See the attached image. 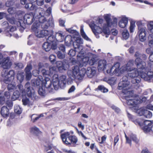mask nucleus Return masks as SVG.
Segmentation results:
<instances>
[{
	"label": "nucleus",
	"mask_w": 153,
	"mask_h": 153,
	"mask_svg": "<svg viewBox=\"0 0 153 153\" xmlns=\"http://www.w3.org/2000/svg\"><path fill=\"white\" fill-rule=\"evenodd\" d=\"M39 23L37 21L34 22L32 26V29L35 31V35L39 38L47 37L48 30H46L50 26L49 21H47L44 16H41L38 20Z\"/></svg>",
	"instance_id": "f257e3e1"
},
{
	"label": "nucleus",
	"mask_w": 153,
	"mask_h": 153,
	"mask_svg": "<svg viewBox=\"0 0 153 153\" xmlns=\"http://www.w3.org/2000/svg\"><path fill=\"white\" fill-rule=\"evenodd\" d=\"M104 19L106 22V24L104 25L102 28L99 26L95 25V24L94 25L90 26L93 32L97 38L99 37V34L102 32L105 34L109 35L110 31L109 27H111L114 22L115 23L117 22V20L116 18H114V19L113 22H111L110 17L108 15L105 16L104 17Z\"/></svg>",
	"instance_id": "f03ea898"
},
{
	"label": "nucleus",
	"mask_w": 153,
	"mask_h": 153,
	"mask_svg": "<svg viewBox=\"0 0 153 153\" xmlns=\"http://www.w3.org/2000/svg\"><path fill=\"white\" fill-rule=\"evenodd\" d=\"M96 72L94 68L88 67L86 71L85 68H83L80 70L79 66L75 65L73 67L72 76L75 79L80 80L83 79L86 74L88 77L91 78L95 74Z\"/></svg>",
	"instance_id": "7ed1b4c3"
},
{
	"label": "nucleus",
	"mask_w": 153,
	"mask_h": 153,
	"mask_svg": "<svg viewBox=\"0 0 153 153\" xmlns=\"http://www.w3.org/2000/svg\"><path fill=\"white\" fill-rule=\"evenodd\" d=\"M128 74V76L132 78L131 82L134 84L139 83L141 81L140 77L146 80H150L153 77V72L148 71L147 73L138 71L136 68H134Z\"/></svg>",
	"instance_id": "20e7f679"
},
{
	"label": "nucleus",
	"mask_w": 153,
	"mask_h": 153,
	"mask_svg": "<svg viewBox=\"0 0 153 153\" xmlns=\"http://www.w3.org/2000/svg\"><path fill=\"white\" fill-rule=\"evenodd\" d=\"M82 40L81 38H78L73 42V45L74 49H78V50H76L77 52H78L77 56V59L80 61H82L83 63L82 65L80 64L79 66L81 67L84 66V64L86 65L88 61V57L85 56V51H82L83 46L81 45V44L82 43Z\"/></svg>",
	"instance_id": "39448f33"
},
{
	"label": "nucleus",
	"mask_w": 153,
	"mask_h": 153,
	"mask_svg": "<svg viewBox=\"0 0 153 153\" xmlns=\"http://www.w3.org/2000/svg\"><path fill=\"white\" fill-rule=\"evenodd\" d=\"M61 137L63 143L68 146L75 147L78 141V138L75 135H70L68 132H65L61 134Z\"/></svg>",
	"instance_id": "423d86ee"
},
{
	"label": "nucleus",
	"mask_w": 153,
	"mask_h": 153,
	"mask_svg": "<svg viewBox=\"0 0 153 153\" xmlns=\"http://www.w3.org/2000/svg\"><path fill=\"white\" fill-rule=\"evenodd\" d=\"M15 74V71L13 70H11L9 71L5 70L2 74V76L3 77L2 81L4 83L8 84L13 80Z\"/></svg>",
	"instance_id": "0eeeda50"
},
{
	"label": "nucleus",
	"mask_w": 153,
	"mask_h": 153,
	"mask_svg": "<svg viewBox=\"0 0 153 153\" xmlns=\"http://www.w3.org/2000/svg\"><path fill=\"white\" fill-rule=\"evenodd\" d=\"M56 40L58 42H62L65 41V42L70 43L71 42L72 39L71 36L68 35L65 38L63 35V33L62 31H59L56 33L55 36Z\"/></svg>",
	"instance_id": "6e6552de"
},
{
	"label": "nucleus",
	"mask_w": 153,
	"mask_h": 153,
	"mask_svg": "<svg viewBox=\"0 0 153 153\" xmlns=\"http://www.w3.org/2000/svg\"><path fill=\"white\" fill-rule=\"evenodd\" d=\"M25 87L27 88L26 93L27 96L30 98L31 100H34L35 99V95L34 91L32 88L30 86L29 82H27L25 85Z\"/></svg>",
	"instance_id": "1a4fd4ad"
},
{
	"label": "nucleus",
	"mask_w": 153,
	"mask_h": 153,
	"mask_svg": "<svg viewBox=\"0 0 153 153\" xmlns=\"http://www.w3.org/2000/svg\"><path fill=\"white\" fill-rule=\"evenodd\" d=\"M135 63L137 68L141 70L140 71H145L146 70V63L140 58H137L135 61Z\"/></svg>",
	"instance_id": "9d476101"
},
{
	"label": "nucleus",
	"mask_w": 153,
	"mask_h": 153,
	"mask_svg": "<svg viewBox=\"0 0 153 153\" xmlns=\"http://www.w3.org/2000/svg\"><path fill=\"white\" fill-rule=\"evenodd\" d=\"M42 83V86L45 88L49 92L53 91V88L52 87V82L49 78L47 77H45Z\"/></svg>",
	"instance_id": "9b49d317"
},
{
	"label": "nucleus",
	"mask_w": 153,
	"mask_h": 153,
	"mask_svg": "<svg viewBox=\"0 0 153 153\" xmlns=\"http://www.w3.org/2000/svg\"><path fill=\"white\" fill-rule=\"evenodd\" d=\"M35 14L33 12L25 14L24 17V20L28 25L31 24L35 20Z\"/></svg>",
	"instance_id": "f8f14e48"
},
{
	"label": "nucleus",
	"mask_w": 153,
	"mask_h": 153,
	"mask_svg": "<svg viewBox=\"0 0 153 153\" xmlns=\"http://www.w3.org/2000/svg\"><path fill=\"white\" fill-rule=\"evenodd\" d=\"M125 98L127 100L126 102L128 105L134 107L137 104L138 100L134 99L132 96H126Z\"/></svg>",
	"instance_id": "ddd939ff"
},
{
	"label": "nucleus",
	"mask_w": 153,
	"mask_h": 153,
	"mask_svg": "<svg viewBox=\"0 0 153 153\" xmlns=\"http://www.w3.org/2000/svg\"><path fill=\"white\" fill-rule=\"evenodd\" d=\"M57 82H56L57 84H58L59 87L62 88H64L65 87L66 82V76L65 75H62L57 78Z\"/></svg>",
	"instance_id": "4468645a"
},
{
	"label": "nucleus",
	"mask_w": 153,
	"mask_h": 153,
	"mask_svg": "<svg viewBox=\"0 0 153 153\" xmlns=\"http://www.w3.org/2000/svg\"><path fill=\"white\" fill-rule=\"evenodd\" d=\"M32 69V66L31 64L28 65L25 69V79L27 81L30 80L32 77V73L31 71Z\"/></svg>",
	"instance_id": "2eb2a0df"
},
{
	"label": "nucleus",
	"mask_w": 153,
	"mask_h": 153,
	"mask_svg": "<svg viewBox=\"0 0 153 153\" xmlns=\"http://www.w3.org/2000/svg\"><path fill=\"white\" fill-rule=\"evenodd\" d=\"M152 125H153V120L152 121L148 120L144 121L143 124L142 125L144 126L143 128V130L144 131L146 132L150 131L151 130Z\"/></svg>",
	"instance_id": "dca6fc26"
},
{
	"label": "nucleus",
	"mask_w": 153,
	"mask_h": 153,
	"mask_svg": "<svg viewBox=\"0 0 153 153\" xmlns=\"http://www.w3.org/2000/svg\"><path fill=\"white\" fill-rule=\"evenodd\" d=\"M133 65L134 61L132 60H130L126 64L122 67V70L123 71L129 72L134 68L132 67Z\"/></svg>",
	"instance_id": "f3484780"
},
{
	"label": "nucleus",
	"mask_w": 153,
	"mask_h": 153,
	"mask_svg": "<svg viewBox=\"0 0 153 153\" xmlns=\"http://www.w3.org/2000/svg\"><path fill=\"white\" fill-rule=\"evenodd\" d=\"M128 84L127 83V82H126L124 81H122L121 82H120L118 84V88L120 90H123L122 91L123 93H124V91L125 90V88L128 86ZM126 93L128 94L129 93V94H130L131 93V94L132 93L130 91H128L127 90L126 91Z\"/></svg>",
	"instance_id": "a211bd4d"
},
{
	"label": "nucleus",
	"mask_w": 153,
	"mask_h": 153,
	"mask_svg": "<svg viewBox=\"0 0 153 153\" xmlns=\"http://www.w3.org/2000/svg\"><path fill=\"white\" fill-rule=\"evenodd\" d=\"M117 64H114V65L111 67L109 69H108L106 70V72L107 74H110V75L112 76L114 74H117L120 70L119 65L117 68L115 67V65Z\"/></svg>",
	"instance_id": "6ab92c4d"
},
{
	"label": "nucleus",
	"mask_w": 153,
	"mask_h": 153,
	"mask_svg": "<svg viewBox=\"0 0 153 153\" xmlns=\"http://www.w3.org/2000/svg\"><path fill=\"white\" fill-rule=\"evenodd\" d=\"M146 29L144 28L139 30H138V34L140 41H144L146 39Z\"/></svg>",
	"instance_id": "aec40b11"
},
{
	"label": "nucleus",
	"mask_w": 153,
	"mask_h": 153,
	"mask_svg": "<svg viewBox=\"0 0 153 153\" xmlns=\"http://www.w3.org/2000/svg\"><path fill=\"white\" fill-rule=\"evenodd\" d=\"M48 35L47 36H48L47 39V42L51 43L54 42L56 40L55 36L53 35V30H51L48 31Z\"/></svg>",
	"instance_id": "412c9836"
},
{
	"label": "nucleus",
	"mask_w": 153,
	"mask_h": 153,
	"mask_svg": "<svg viewBox=\"0 0 153 153\" xmlns=\"http://www.w3.org/2000/svg\"><path fill=\"white\" fill-rule=\"evenodd\" d=\"M0 113L3 117L7 118L9 116V109L7 106H4L1 108Z\"/></svg>",
	"instance_id": "4be33fe9"
},
{
	"label": "nucleus",
	"mask_w": 153,
	"mask_h": 153,
	"mask_svg": "<svg viewBox=\"0 0 153 153\" xmlns=\"http://www.w3.org/2000/svg\"><path fill=\"white\" fill-rule=\"evenodd\" d=\"M1 64L4 69H8L10 68L11 63L9 61V60L4 58L2 61H0V65Z\"/></svg>",
	"instance_id": "5701e85b"
},
{
	"label": "nucleus",
	"mask_w": 153,
	"mask_h": 153,
	"mask_svg": "<svg viewBox=\"0 0 153 153\" xmlns=\"http://www.w3.org/2000/svg\"><path fill=\"white\" fill-rule=\"evenodd\" d=\"M128 21V19L126 17H122L119 22V27L122 28H124L126 26Z\"/></svg>",
	"instance_id": "b1692460"
},
{
	"label": "nucleus",
	"mask_w": 153,
	"mask_h": 153,
	"mask_svg": "<svg viewBox=\"0 0 153 153\" xmlns=\"http://www.w3.org/2000/svg\"><path fill=\"white\" fill-rule=\"evenodd\" d=\"M30 130L31 133L35 134L37 136H38L39 134L42 133V132L39 130V128L35 126L31 127Z\"/></svg>",
	"instance_id": "393cba45"
},
{
	"label": "nucleus",
	"mask_w": 153,
	"mask_h": 153,
	"mask_svg": "<svg viewBox=\"0 0 153 153\" xmlns=\"http://www.w3.org/2000/svg\"><path fill=\"white\" fill-rule=\"evenodd\" d=\"M106 62L105 60H100L99 61L98 69L100 70H104L105 68Z\"/></svg>",
	"instance_id": "a878e982"
},
{
	"label": "nucleus",
	"mask_w": 153,
	"mask_h": 153,
	"mask_svg": "<svg viewBox=\"0 0 153 153\" xmlns=\"http://www.w3.org/2000/svg\"><path fill=\"white\" fill-rule=\"evenodd\" d=\"M56 66L58 68L59 71H61L63 70H65V64L62 61H58L56 62Z\"/></svg>",
	"instance_id": "bb28decb"
},
{
	"label": "nucleus",
	"mask_w": 153,
	"mask_h": 153,
	"mask_svg": "<svg viewBox=\"0 0 153 153\" xmlns=\"http://www.w3.org/2000/svg\"><path fill=\"white\" fill-rule=\"evenodd\" d=\"M33 2H30L25 4V7L30 10H35L37 9V7L36 6L33 4Z\"/></svg>",
	"instance_id": "cd10ccee"
},
{
	"label": "nucleus",
	"mask_w": 153,
	"mask_h": 153,
	"mask_svg": "<svg viewBox=\"0 0 153 153\" xmlns=\"http://www.w3.org/2000/svg\"><path fill=\"white\" fill-rule=\"evenodd\" d=\"M47 92L48 93L49 92L47 91L45 88L43 86L39 87L38 90V94L42 96H45Z\"/></svg>",
	"instance_id": "c85d7f7f"
},
{
	"label": "nucleus",
	"mask_w": 153,
	"mask_h": 153,
	"mask_svg": "<svg viewBox=\"0 0 153 153\" xmlns=\"http://www.w3.org/2000/svg\"><path fill=\"white\" fill-rule=\"evenodd\" d=\"M43 49L46 51H48L51 49V43L47 42H44L42 46Z\"/></svg>",
	"instance_id": "c756f323"
},
{
	"label": "nucleus",
	"mask_w": 153,
	"mask_h": 153,
	"mask_svg": "<svg viewBox=\"0 0 153 153\" xmlns=\"http://www.w3.org/2000/svg\"><path fill=\"white\" fill-rule=\"evenodd\" d=\"M22 101L23 104L24 105H30V101L29 99L27 98L26 96H22Z\"/></svg>",
	"instance_id": "7c9ffc66"
},
{
	"label": "nucleus",
	"mask_w": 153,
	"mask_h": 153,
	"mask_svg": "<svg viewBox=\"0 0 153 153\" xmlns=\"http://www.w3.org/2000/svg\"><path fill=\"white\" fill-rule=\"evenodd\" d=\"M20 93L18 91L16 90L13 93L11 97L12 101H14L17 99L19 97Z\"/></svg>",
	"instance_id": "2f4dec72"
},
{
	"label": "nucleus",
	"mask_w": 153,
	"mask_h": 153,
	"mask_svg": "<svg viewBox=\"0 0 153 153\" xmlns=\"http://www.w3.org/2000/svg\"><path fill=\"white\" fill-rule=\"evenodd\" d=\"M16 20V19L15 18L12 17L10 18H9L8 19V21L11 24H16L17 25L19 24L20 26H21L20 22L19 21L17 22Z\"/></svg>",
	"instance_id": "473e14b6"
},
{
	"label": "nucleus",
	"mask_w": 153,
	"mask_h": 153,
	"mask_svg": "<svg viewBox=\"0 0 153 153\" xmlns=\"http://www.w3.org/2000/svg\"><path fill=\"white\" fill-rule=\"evenodd\" d=\"M80 34L82 36L83 38L85 39L88 41L89 40V39L87 36L86 34L85 33L84 31L83 27H81L80 28Z\"/></svg>",
	"instance_id": "72a5a7b5"
},
{
	"label": "nucleus",
	"mask_w": 153,
	"mask_h": 153,
	"mask_svg": "<svg viewBox=\"0 0 153 153\" xmlns=\"http://www.w3.org/2000/svg\"><path fill=\"white\" fill-rule=\"evenodd\" d=\"M23 73H18L17 75V79L19 82H22L24 79V76Z\"/></svg>",
	"instance_id": "f704fd0d"
},
{
	"label": "nucleus",
	"mask_w": 153,
	"mask_h": 153,
	"mask_svg": "<svg viewBox=\"0 0 153 153\" xmlns=\"http://www.w3.org/2000/svg\"><path fill=\"white\" fill-rule=\"evenodd\" d=\"M143 116L146 118H150L152 116V114L151 111L145 110Z\"/></svg>",
	"instance_id": "c9c22d12"
},
{
	"label": "nucleus",
	"mask_w": 153,
	"mask_h": 153,
	"mask_svg": "<svg viewBox=\"0 0 153 153\" xmlns=\"http://www.w3.org/2000/svg\"><path fill=\"white\" fill-rule=\"evenodd\" d=\"M14 111L15 113L17 114H20L22 112L21 108L19 106L17 105L14 107Z\"/></svg>",
	"instance_id": "e433bc0d"
},
{
	"label": "nucleus",
	"mask_w": 153,
	"mask_h": 153,
	"mask_svg": "<svg viewBox=\"0 0 153 153\" xmlns=\"http://www.w3.org/2000/svg\"><path fill=\"white\" fill-rule=\"evenodd\" d=\"M45 147L44 151L47 152L48 150H51L53 148V145L52 144H48V146L45 145L44 146Z\"/></svg>",
	"instance_id": "4c0bfd02"
},
{
	"label": "nucleus",
	"mask_w": 153,
	"mask_h": 153,
	"mask_svg": "<svg viewBox=\"0 0 153 153\" xmlns=\"http://www.w3.org/2000/svg\"><path fill=\"white\" fill-rule=\"evenodd\" d=\"M31 2H34L36 1L37 4L39 6L42 5L44 4V0H28Z\"/></svg>",
	"instance_id": "58836bf2"
},
{
	"label": "nucleus",
	"mask_w": 153,
	"mask_h": 153,
	"mask_svg": "<svg viewBox=\"0 0 153 153\" xmlns=\"http://www.w3.org/2000/svg\"><path fill=\"white\" fill-rule=\"evenodd\" d=\"M97 89L99 90L103 93L106 92L108 91V89L105 87L103 85H100L98 86Z\"/></svg>",
	"instance_id": "ea45409f"
},
{
	"label": "nucleus",
	"mask_w": 153,
	"mask_h": 153,
	"mask_svg": "<svg viewBox=\"0 0 153 153\" xmlns=\"http://www.w3.org/2000/svg\"><path fill=\"white\" fill-rule=\"evenodd\" d=\"M3 97L5 99V100H9V99L11 97L10 93L9 91H5L4 93Z\"/></svg>",
	"instance_id": "a19ab883"
},
{
	"label": "nucleus",
	"mask_w": 153,
	"mask_h": 153,
	"mask_svg": "<svg viewBox=\"0 0 153 153\" xmlns=\"http://www.w3.org/2000/svg\"><path fill=\"white\" fill-rule=\"evenodd\" d=\"M74 50L73 49H71L69 51V52L68 54L70 56L73 57L74 56L76 55V52H77L76 50L78 49H75Z\"/></svg>",
	"instance_id": "79ce46f5"
},
{
	"label": "nucleus",
	"mask_w": 153,
	"mask_h": 153,
	"mask_svg": "<svg viewBox=\"0 0 153 153\" xmlns=\"http://www.w3.org/2000/svg\"><path fill=\"white\" fill-rule=\"evenodd\" d=\"M122 35L123 38L125 39H126L128 38L129 33L127 30H125L122 32Z\"/></svg>",
	"instance_id": "37998d69"
},
{
	"label": "nucleus",
	"mask_w": 153,
	"mask_h": 153,
	"mask_svg": "<svg viewBox=\"0 0 153 153\" xmlns=\"http://www.w3.org/2000/svg\"><path fill=\"white\" fill-rule=\"evenodd\" d=\"M136 25L138 26V30H139L146 28L143 25V24L141 21H138L137 22Z\"/></svg>",
	"instance_id": "c03bdc74"
},
{
	"label": "nucleus",
	"mask_w": 153,
	"mask_h": 153,
	"mask_svg": "<svg viewBox=\"0 0 153 153\" xmlns=\"http://www.w3.org/2000/svg\"><path fill=\"white\" fill-rule=\"evenodd\" d=\"M16 85L15 84L12 83L9 84L7 85V89L9 91L14 90L16 88Z\"/></svg>",
	"instance_id": "a18cd8bd"
},
{
	"label": "nucleus",
	"mask_w": 153,
	"mask_h": 153,
	"mask_svg": "<svg viewBox=\"0 0 153 153\" xmlns=\"http://www.w3.org/2000/svg\"><path fill=\"white\" fill-rule=\"evenodd\" d=\"M130 138L136 143H138L139 142V140L134 135L132 134L131 135Z\"/></svg>",
	"instance_id": "49530a36"
},
{
	"label": "nucleus",
	"mask_w": 153,
	"mask_h": 153,
	"mask_svg": "<svg viewBox=\"0 0 153 153\" xmlns=\"http://www.w3.org/2000/svg\"><path fill=\"white\" fill-rule=\"evenodd\" d=\"M62 53L60 51H58L57 53V56L58 57L61 59H62L65 57V53Z\"/></svg>",
	"instance_id": "de8ad7c7"
},
{
	"label": "nucleus",
	"mask_w": 153,
	"mask_h": 153,
	"mask_svg": "<svg viewBox=\"0 0 153 153\" xmlns=\"http://www.w3.org/2000/svg\"><path fill=\"white\" fill-rule=\"evenodd\" d=\"M147 27L150 32L153 33V22H150L148 25Z\"/></svg>",
	"instance_id": "09e8293b"
},
{
	"label": "nucleus",
	"mask_w": 153,
	"mask_h": 153,
	"mask_svg": "<svg viewBox=\"0 0 153 153\" xmlns=\"http://www.w3.org/2000/svg\"><path fill=\"white\" fill-rule=\"evenodd\" d=\"M49 59L51 63H53L56 61V56L53 54H51L49 56Z\"/></svg>",
	"instance_id": "8fccbe9b"
},
{
	"label": "nucleus",
	"mask_w": 153,
	"mask_h": 153,
	"mask_svg": "<svg viewBox=\"0 0 153 153\" xmlns=\"http://www.w3.org/2000/svg\"><path fill=\"white\" fill-rule=\"evenodd\" d=\"M6 104L10 109L13 106V103L12 100H7Z\"/></svg>",
	"instance_id": "3c124183"
},
{
	"label": "nucleus",
	"mask_w": 153,
	"mask_h": 153,
	"mask_svg": "<svg viewBox=\"0 0 153 153\" xmlns=\"http://www.w3.org/2000/svg\"><path fill=\"white\" fill-rule=\"evenodd\" d=\"M43 79L42 78V80H41L39 79H37L35 81V84L37 86H39L40 85H42V82H43Z\"/></svg>",
	"instance_id": "603ef678"
},
{
	"label": "nucleus",
	"mask_w": 153,
	"mask_h": 153,
	"mask_svg": "<svg viewBox=\"0 0 153 153\" xmlns=\"http://www.w3.org/2000/svg\"><path fill=\"white\" fill-rule=\"evenodd\" d=\"M135 25L134 22H131L130 25L129 27L130 32V33H132L134 31V29L135 27Z\"/></svg>",
	"instance_id": "864d4df0"
},
{
	"label": "nucleus",
	"mask_w": 153,
	"mask_h": 153,
	"mask_svg": "<svg viewBox=\"0 0 153 153\" xmlns=\"http://www.w3.org/2000/svg\"><path fill=\"white\" fill-rule=\"evenodd\" d=\"M145 110L144 109H138L136 111L140 116H142L144 115Z\"/></svg>",
	"instance_id": "5fc2aeb1"
},
{
	"label": "nucleus",
	"mask_w": 153,
	"mask_h": 153,
	"mask_svg": "<svg viewBox=\"0 0 153 153\" xmlns=\"http://www.w3.org/2000/svg\"><path fill=\"white\" fill-rule=\"evenodd\" d=\"M95 62V59L94 58H93L92 59H91L89 60V59H88V63L86 65H85V64H84V65H85V66L86 65H87L88 63L90 65H94Z\"/></svg>",
	"instance_id": "6e6d98bb"
},
{
	"label": "nucleus",
	"mask_w": 153,
	"mask_h": 153,
	"mask_svg": "<svg viewBox=\"0 0 153 153\" xmlns=\"http://www.w3.org/2000/svg\"><path fill=\"white\" fill-rule=\"evenodd\" d=\"M35 115V114H33L31 116V120L32 121L33 123H34L37 120H38L41 116V115H40V116H38L37 117H35V118H33L32 117L33 116Z\"/></svg>",
	"instance_id": "4d7b16f0"
},
{
	"label": "nucleus",
	"mask_w": 153,
	"mask_h": 153,
	"mask_svg": "<svg viewBox=\"0 0 153 153\" xmlns=\"http://www.w3.org/2000/svg\"><path fill=\"white\" fill-rule=\"evenodd\" d=\"M119 140V136L118 135H117L116 136H115L114 138V147L117 143L118 141Z\"/></svg>",
	"instance_id": "13d9d810"
},
{
	"label": "nucleus",
	"mask_w": 153,
	"mask_h": 153,
	"mask_svg": "<svg viewBox=\"0 0 153 153\" xmlns=\"http://www.w3.org/2000/svg\"><path fill=\"white\" fill-rule=\"evenodd\" d=\"M51 48L53 50H55L57 48V44L56 42H55L51 43Z\"/></svg>",
	"instance_id": "bf43d9fd"
},
{
	"label": "nucleus",
	"mask_w": 153,
	"mask_h": 153,
	"mask_svg": "<svg viewBox=\"0 0 153 153\" xmlns=\"http://www.w3.org/2000/svg\"><path fill=\"white\" fill-rule=\"evenodd\" d=\"M125 137L126 139V142L129 144L130 146L131 145V139H129L126 135L125 134Z\"/></svg>",
	"instance_id": "052dcab7"
},
{
	"label": "nucleus",
	"mask_w": 153,
	"mask_h": 153,
	"mask_svg": "<svg viewBox=\"0 0 153 153\" xmlns=\"http://www.w3.org/2000/svg\"><path fill=\"white\" fill-rule=\"evenodd\" d=\"M111 108L113 109L114 110V111L116 112L117 113H119L120 111V110L119 108L118 107H116L115 106H114V105L112 106L111 107Z\"/></svg>",
	"instance_id": "680f3d73"
},
{
	"label": "nucleus",
	"mask_w": 153,
	"mask_h": 153,
	"mask_svg": "<svg viewBox=\"0 0 153 153\" xmlns=\"http://www.w3.org/2000/svg\"><path fill=\"white\" fill-rule=\"evenodd\" d=\"M60 50L62 51L63 53L65 51V47L63 45H60L59 47Z\"/></svg>",
	"instance_id": "e2e57ef3"
},
{
	"label": "nucleus",
	"mask_w": 153,
	"mask_h": 153,
	"mask_svg": "<svg viewBox=\"0 0 153 153\" xmlns=\"http://www.w3.org/2000/svg\"><path fill=\"white\" fill-rule=\"evenodd\" d=\"M8 13L10 14H12L14 13V11L13 7H10L7 10Z\"/></svg>",
	"instance_id": "0e129e2a"
},
{
	"label": "nucleus",
	"mask_w": 153,
	"mask_h": 153,
	"mask_svg": "<svg viewBox=\"0 0 153 153\" xmlns=\"http://www.w3.org/2000/svg\"><path fill=\"white\" fill-rule=\"evenodd\" d=\"M75 90V87L74 85H72L68 90V93H71L74 91Z\"/></svg>",
	"instance_id": "69168bd1"
},
{
	"label": "nucleus",
	"mask_w": 153,
	"mask_h": 153,
	"mask_svg": "<svg viewBox=\"0 0 153 153\" xmlns=\"http://www.w3.org/2000/svg\"><path fill=\"white\" fill-rule=\"evenodd\" d=\"M65 22L64 20L61 19L59 20V25L60 26L65 27Z\"/></svg>",
	"instance_id": "338daca9"
},
{
	"label": "nucleus",
	"mask_w": 153,
	"mask_h": 153,
	"mask_svg": "<svg viewBox=\"0 0 153 153\" xmlns=\"http://www.w3.org/2000/svg\"><path fill=\"white\" fill-rule=\"evenodd\" d=\"M62 150L63 152L65 153H75V152H73L71 150H68L65 149H63Z\"/></svg>",
	"instance_id": "774afa93"
}]
</instances>
